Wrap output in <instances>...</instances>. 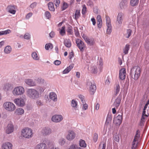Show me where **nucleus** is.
Segmentation results:
<instances>
[{
  "label": "nucleus",
  "instance_id": "1",
  "mask_svg": "<svg viewBox=\"0 0 149 149\" xmlns=\"http://www.w3.org/2000/svg\"><path fill=\"white\" fill-rule=\"evenodd\" d=\"M141 72V69L138 66H136L132 68L130 74L132 78L135 80H137L139 77Z\"/></svg>",
  "mask_w": 149,
  "mask_h": 149
},
{
  "label": "nucleus",
  "instance_id": "2",
  "mask_svg": "<svg viewBox=\"0 0 149 149\" xmlns=\"http://www.w3.org/2000/svg\"><path fill=\"white\" fill-rule=\"evenodd\" d=\"M22 135L26 138H30L33 136V132L32 130L29 127H25L22 130Z\"/></svg>",
  "mask_w": 149,
  "mask_h": 149
},
{
  "label": "nucleus",
  "instance_id": "3",
  "mask_svg": "<svg viewBox=\"0 0 149 149\" xmlns=\"http://www.w3.org/2000/svg\"><path fill=\"white\" fill-rule=\"evenodd\" d=\"M27 96L31 98L35 99L39 97V93L36 90L33 89H29L27 91Z\"/></svg>",
  "mask_w": 149,
  "mask_h": 149
},
{
  "label": "nucleus",
  "instance_id": "4",
  "mask_svg": "<svg viewBox=\"0 0 149 149\" xmlns=\"http://www.w3.org/2000/svg\"><path fill=\"white\" fill-rule=\"evenodd\" d=\"M141 130L137 129L136 134L135 135L132 144V149H135V148L137 146L138 143V140L140 137Z\"/></svg>",
  "mask_w": 149,
  "mask_h": 149
},
{
  "label": "nucleus",
  "instance_id": "5",
  "mask_svg": "<svg viewBox=\"0 0 149 149\" xmlns=\"http://www.w3.org/2000/svg\"><path fill=\"white\" fill-rule=\"evenodd\" d=\"M25 92L24 88L22 86H17L14 88L13 91V94L15 96L23 94Z\"/></svg>",
  "mask_w": 149,
  "mask_h": 149
},
{
  "label": "nucleus",
  "instance_id": "6",
  "mask_svg": "<svg viewBox=\"0 0 149 149\" xmlns=\"http://www.w3.org/2000/svg\"><path fill=\"white\" fill-rule=\"evenodd\" d=\"M4 106L5 109L8 111H12L15 109V105L12 103L6 102L4 104Z\"/></svg>",
  "mask_w": 149,
  "mask_h": 149
},
{
  "label": "nucleus",
  "instance_id": "7",
  "mask_svg": "<svg viewBox=\"0 0 149 149\" xmlns=\"http://www.w3.org/2000/svg\"><path fill=\"white\" fill-rule=\"evenodd\" d=\"M106 24L107 28V34H110L112 31L111 26V23L110 18L108 16H106Z\"/></svg>",
  "mask_w": 149,
  "mask_h": 149
},
{
  "label": "nucleus",
  "instance_id": "8",
  "mask_svg": "<svg viewBox=\"0 0 149 149\" xmlns=\"http://www.w3.org/2000/svg\"><path fill=\"white\" fill-rule=\"evenodd\" d=\"M76 42L77 46L80 49L81 51H83L86 46L84 43L81 40L79 39H77L76 40Z\"/></svg>",
  "mask_w": 149,
  "mask_h": 149
},
{
  "label": "nucleus",
  "instance_id": "9",
  "mask_svg": "<svg viewBox=\"0 0 149 149\" xmlns=\"http://www.w3.org/2000/svg\"><path fill=\"white\" fill-rule=\"evenodd\" d=\"M87 85L90 92H91V93L93 94L96 90V86L95 84L89 81L87 82Z\"/></svg>",
  "mask_w": 149,
  "mask_h": 149
},
{
  "label": "nucleus",
  "instance_id": "10",
  "mask_svg": "<svg viewBox=\"0 0 149 149\" xmlns=\"http://www.w3.org/2000/svg\"><path fill=\"white\" fill-rule=\"evenodd\" d=\"M124 14L120 12L118 13L117 17L116 22L119 26H120L122 24L123 20Z\"/></svg>",
  "mask_w": 149,
  "mask_h": 149
},
{
  "label": "nucleus",
  "instance_id": "11",
  "mask_svg": "<svg viewBox=\"0 0 149 149\" xmlns=\"http://www.w3.org/2000/svg\"><path fill=\"white\" fill-rule=\"evenodd\" d=\"M14 101L17 105L19 106L22 107L24 106L25 104L24 100L21 98L15 99Z\"/></svg>",
  "mask_w": 149,
  "mask_h": 149
},
{
  "label": "nucleus",
  "instance_id": "12",
  "mask_svg": "<svg viewBox=\"0 0 149 149\" xmlns=\"http://www.w3.org/2000/svg\"><path fill=\"white\" fill-rule=\"evenodd\" d=\"M6 134H9L13 132L14 130V126L12 124H9L5 129Z\"/></svg>",
  "mask_w": 149,
  "mask_h": 149
},
{
  "label": "nucleus",
  "instance_id": "13",
  "mask_svg": "<svg viewBox=\"0 0 149 149\" xmlns=\"http://www.w3.org/2000/svg\"><path fill=\"white\" fill-rule=\"evenodd\" d=\"M63 119V116L61 115H55L53 116L52 118V120L56 123L61 122Z\"/></svg>",
  "mask_w": 149,
  "mask_h": 149
},
{
  "label": "nucleus",
  "instance_id": "14",
  "mask_svg": "<svg viewBox=\"0 0 149 149\" xmlns=\"http://www.w3.org/2000/svg\"><path fill=\"white\" fill-rule=\"evenodd\" d=\"M15 9L16 6L12 5H8L7 8V11L13 15L15 14L16 13Z\"/></svg>",
  "mask_w": 149,
  "mask_h": 149
},
{
  "label": "nucleus",
  "instance_id": "15",
  "mask_svg": "<svg viewBox=\"0 0 149 149\" xmlns=\"http://www.w3.org/2000/svg\"><path fill=\"white\" fill-rule=\"evenodd\" d=\"M119 72L120 78L121 80L124 79L125 78L126 74L125 69V68H123L119 71Z\"/></svg>",
  "mask_w": 149,
  "mask_h": 149
},
{
  "label": "nucleus",
  "instance_id": "16",
  "mask_svg": "<svg viewBox=\"0 0 149 149\" xmlns=\"http://www.w3.org/2000/svg\"><path fill=\"white\" fill-rule=\"evenodd\" d=\"M122 117L121 115H118L117 117H115L113 119V123L117 125H120L122 122Z\"/></svg>",
  "mask_w": 149,
  "mask_h": 149
},
{
  "label": "nucleus",
  "instance_id": "17",
  "mask_svg": "<svg viewBox=\"0 0 149 149\" xmlns=\"http://www.w3.org/2000/svg\"><path fill=\"white\" fill-rule=\"evenodd\" d=\"M41 132L43 135L45 136L50 134L52 132V130L49 127H45L42 129Z\"/></svg>",
  "mask_w": 149,
  "mask_h": 149
},
{
  "label": "nucleus",
  "instance_id": "18",
  "mask_svg": "<svg viewBox=\"0 0 149 149\" xmlns=\"http://www.w3.org/2000/svg\"><path fill=\"white\" fill-rule=\"evenodd\" d=\"M75 136L74 132L73 131L70 130L68 132L66 138L69 140H71L75 138Z\"/></svg>",
  "mask_w": 149,
  "mask_h": 149
},
{
  "label": "nucleus",
  "instance_id": "19",
  "mask_svg": "<svg viewBox=\"0 0 149 149\" xmlns=\"http://www.w3.org/2000/svg\"><path fill=\"white\" fill-rule=\"evenodd\" d=\"M1 147L2 149H12L13 145L10 143L6 142L2 144Z\"/></svg>",
  "mask_w": 149,
  "mask_h": 149
},
{
  "label": "nucleus",
  "instance_id": "20",
  "mask_svg": "<svg viewBox=\"0 0 149 149\" xmlns=\"http://www.w3.org/2000/svg\"><path fill=\"white\" fill-rule=\"evenodd\" d=\"M35 149H48L47 145L45 143H40L37 145Z\"/></svg>",
  "mask_w": 149,
  "mask_h": 149
},
{
  "label": "nucleus",
  "instance_id": "21",
  "mask_svg": "<svg viewBox=\"0 0 149 149\" xmlns=\"http://www.w3.org/2000/svg\"><path fill=\"white\" fill-rule=\"evenodd\" d=\"M24 81L28 85L30 86H33L36 85V83L31 79H26Z\"/></svg>",
  "mask_w": 149,
  "mask_h": 149
},
{
  "label": "nucleus",
  "instance_id": "22",
  "mask_svg": "<svg viewBox=\"0 0 149 149\" xmlns=\"http://www.w3.org/2000/svg\"><path fill=\"white\" fill-rule=\"evenodd\" d=\"M97 27L100 29L101 28L102 25V21L101 16L100 15H98L97 17Z\"/></svg>",
  "mask_w": 149,
  "mask_h": 149
},
{
  "label": "nucleus",
  "instance_id": "23",
  "mask_svg": "<svg viewBox=\"0 0 149 149\" xmlns=\"http://www.w3.org/2000/svg\"><path fill=\"white\" fill-rule=\"evenodd\" d=\"M73 67L74 64H71L63 71V73L65 74L68 73L73 68Z\"/></svg>",
  "mask_w": 149,
  "mask_h": 149
},
{
  "label": "nucleus",
  "instance_id": "24",
  "mask_svg": "<svg viewBox=\"0 0 149 149\" xmlns=\"http://www.w3.org/2000/svg\"><path fill=\"white\" fill-rule=\"evenodd\" d=\"M120 89V88L119 83L118 82L116 84L114 87L115 92L116 95H117L119 93Z\"/></svg>",
  "mask_w": 149,
  "mask_h": 149
},
{
  "label": "nucleus",
  "instance_id": "25",
  "mask_svg": "<svg viewBox=\"0 0 149 149\" xmlns=\"http://www.w3.org/2000/svg\"><path fill=\"white\" fill-rule=\"evenodd\" d=\"M24 110L23 109L21 108H18L15 111V113L18 115H21L24 113Z\"/></svg>",
  "mask_w": 149,
  "mask_h": 149
},
{
  "label": "nucleus",
  "instance_id": "26",
  "mask_svg": "<svg viewBox=\"0 0 149 149\" xmlns=\"http://www.w3.org/2000/svg\"><path fill=\"white\" fill-rule=\"evenodd\" d=\"M49 97L50 99L54 101H56L57 100L56 95L54 93H50L49 94Z\"/></svg>",
  "mask_w": 149,
  "mask_h": 149
},
{
  "label": "nucleus",
  "instance_id": "27",
  "mask_svg": "<svg viewBox=\"0 0 149 149\" xmlns=\"http://www.w3.org/2000/svg\"><path fill=\"white\" fill-rule=\"evenodd\" d=\"M121 101V99L120 98H117L113 103V106L115 107L116 108H117L120 104Z\"/></svg>",
  "mask_w": 149,
  "mask_h": 149
},
{
  "label": "nucleus",
  "instance_id": "28",
  "mask_svg": "<svg viewBox=\"0 0 149 149\" xmlns=\"http://www.w3.org/2000/svg\"><path fill=\"white\" fill-rule=\"evenodd\" d=\"M82 37L88 44H90L91 43L92 41L86 35L83 34Z\"/></svg>",
  "mask_w": 149,
  "mask_h": 149
},
{
  "label": "nucleus",
  "instance_id": "29",
  "mask_svg": "<svg viewBox=\"0 0 149 149\" xmlns=\"http://www.w3.org/2000/svg\"><path fill=\"white\" fill-rule=\"evenodd\" d=\"M147 104H146L143 109V114H146L148 116H149V106L148 107Z\"/></svg>",
  "mask_w": 149,
  "mask_h": 149
},
{
  "label": "nucleus",
  "instance_id": "30",
  "mask_svg": "<svg viewBox=\"0 0 149 149\" xmlns=\"http://www.w3.org/2000/svg\"><path fill=\"white\" fill-rule=\"evenodd\" d=\"M12 51V48L10 46H7L4 49V53L6 54H9Z\"/></svg>",
  "mask_w": 149,
  "mask_h": 149
},
{
  "label": "nucleus",
  "instance_id": "31",
  "mask_svg": "<svg viewBox=\"0 0 149 149\" xmlns=\"http://www.w3.org/2000/svg\"><path fill=\"white\" fill-rule=\"evenodd\" d=\"M127 0H123L120 3V6L121 8H124L125 7L127 4Z\"/></svg>",
  "mask_w": 149,
  "mask_h": 149
},
{
  "label": "nucleus",
  "instance_id": "32",
  "mask_svg": "<svg viewBox=\"0 0 149 149\" xmlns=\"http://www.w3.org/2000/svg\"><path fill=\"white\" fill-rule=\"evenodd\" d=\"M64 45L68 47H71V44L69 39H65L64 41Z\"/></svg>",
  "mask_w": 149,
  "mask_h": 149
},
{
  "label": "nucleus",
  "instance_id": "33",
  "mask_svg": "<svg viewBox=\"0 0 149 149\" xmlns=\"http://www.w3.org/2000/svg\"><path fill=\"white\" fill-rule=\"evenodd\" d=\"M130 48V45L129 44H127L123 49V52L125 54H127Z\"/></svg>",
  "mask_w": 149,
  "mask_h": 149
},
{
  "label": "nucleus",
  "instance_id": "34",
  "mask_svg": "<svg viewBox=\"0 0 149 149\" xmlns=\"http://www.w3.org/2000/svg\"><path fill=\"white\" fill-rule=\"evenodd\" d=\"M49 9L50 11H54L55 10V8L54 7L53 3L52 2H49L48 4Z\"/></svg>",
  "mask_w": 149,
  "mask_h": 149
},
{
  "label": "nucleus",
  "instance_id": "35",
  "mask_svg": "<svg viewBox=\"0 0 149 149\" xmlns=\"http://www.w3.org/2000/svg\"><path fill=\"white\" fill-rule=\"evenodd\" d=\"M80 10H76L74 14V18L77 20L80 16Z\"/></svg>",
  "mask_w": 149,
  "mask_h": 149
},
{
  "label": "nucleus",
  "instance_id": "36",
  "mask_svg": "<svg viewBox=\"0 0 149 149\" xmlns=\"http://www.w3.org/2000/svg\"><path fill=\"white\" fill-rule=\"evenodd\" d=\"M139 2V0H131L130 4L132 6H134L137 5Z\"/></svg>",
  "mask_w": 149,
  "mask_h": 149
},
{
  "label": "nucleus",
  "instance_id": "37",
  "mask_svg": "<svg viewBox=\"0 0 149 149\" xmlns=\"http://www.w3.org/2000/svg\"><path fill=\"white\" fill-rule=\"evenodd\" d=\"M91 71V72L92 73L95 74L97 73V67L95 65H94L91 67L90 68Z\"/></svg>",
  "mask_w": 149,
  "mask_h": 149
},
{
  "label": "nucleus",
  "instance_id": "38",
  "mask_svg": "<svg viewBox=\"0 0 149 149\" xmlns=\"http://www.w3.org/2000/svg\"><path fill=\"white\" fill-rule=\"evenodd\" d=\"M11 31L10 29H7L5 31H0V36L7 35L10 33Z\"/></svg>",
  "mask_w": 149,
  "mask_h": 149
},
{
  "label": "nucleus",
  "instance_id": "39",
  "mask_svg": "<svg viewBox=\"0 0 149 149\" xmlns=\"http://www.w3.org/2000/svg\"><path fill=\"white\" fill-rule=\"evenodd\" d=\"M65 26H62L59 31V33L62 36H63L65 34Z\"/></svg>",
  "mask_w": 149,
  "mask_h": 149
},
{
  "label": "nucleus",
  "instance_id": "40",
  "mask_svg": "<svg viewBox=\"0 0 149 149\" xmlns=\"http://www.w3.org/2000/svg\"><path fill=\"white\" fill-rule=\"evenodd\" d=\"M32 57L33 59L35 60H38L39 57L38 56L37 53L36 52H33L32 53Z\"/></svg>",
  "mask_w": 149,
  "mask_h": 149
},
{
  "label": "nucleus",
  "instance_id": "41",
  "mask_svg": "<svg viewBox=\"0 0 149 149\" xmlns=\"http://www.w3.org/2000/svg\"><path fill=\"white\" fill-rule=\"evenodd\" d=\"M103 63L101 61H100L99 64H97L96 66L97 67V70L98 69L99 71H101L103 68Z\"/></svg>",
  "mask_w": 149,
  "mask_h": 149
},
{
  "label": "nucleus",
  "instance_id": "42",
  "mask_svg": "<svg viewBox=\"0 0 149 149\" xmlns=\"http://www.w3.org/2000/svg\"><path fill=\"white\" fill-rule=\"evenodd\" d=\"M79 146L85 148L86 146V144L84 140L81 139L79 143Z\"/></svg>",
  "mask_w": 149,
  "mask_h": 149
},
{
  "label": "nucleus",
  "instance_id": "43",
  "mask_svg": "<svg viewBox=\"0 0 149 149\" xmlns=\"http://www.w3.org/2000/svg\"><path fill=\"white\" fill-rule=\"evenodd\" d=\"M132 30L130 29H127V30L126 33L125 34V37L127 38H128L130 36Z\"/></svg>",
  "mask_w": 149,
  "mask_h": 149
},
{
  "label": "nucleus",
  "instance_id": "44",
  "mask_svg": "<svg viewBox=\"0 0 149 149\" xmlns=\"http://www.w3.org/2000/svg\"><path fill=\"white\" fill-rule=\"evenodd\" d=\"M67 31L69 34H72L73 33L72 26L70 25H68L67 27Z\"/></svg>",
  "mask_w": 149,
  "mask_h": 149
},
{
  "label": "nucleus",
  "instance_id": "45",
  "mask_svg": "<svg viewBox=\"0 0 149 149\" xmlns=\"http://www.w3.org/2000/svg\"><path fill=\"white\" fill-rule=\"evenodd\" d=\"M106 146L105 142H101L100 144L98 149H105Z\"/></svg>",
  "mask_w": 149,
  "mask_h": 149
},
{
  "label": "nucleus",
  "instance_id": "46",
  "mask_svg": "<svg viewBox=\"0 0 149 149\" xmlns=\"http://www.w3.org/2000/svg\"><path fill=\"white\" fill-rule=\"evenodd\" d=\"M36 81L39 84H42L44 82V80L40 77L38 78V79H35Z\"/></svg>",
  "mask_w": 149,
  "mask_h": 149
},
{
  "label": "nucleus",
  "instance_id": "47",
  "mask_svg": "<svg viewBox=\"0 0 149 149\" xmlns=\"http://www.w3.org/2000/svg\"><path fill=\"white\" fill-rule=\"evenodd\" d=\"M113 139L114 141L119 142L120 140V135L119 134L115 135L114 136Z\"/></svg>",
  "mask_w": 149,
  "mask_h": 149
},
{
  "label": "nucleus",
  "instance_id": "48",
  "mask_svg": "<svg viewBox=\"0 0 149 149\" xmlns=\"http://www.w3.org/2000/svg\"><path fill=\"white\" fill-rule=\"evenodd\" d=\"M53 48V45L51 43L47 44L45 46V48L46 50H49L50 48L52 49Z\"/></svg>",
  "mask_w": 149,
  "mask_h": 149
},
{
  "label": "nucleus",
  "instance_id": "49",
  "mask_svg": "<svg viewBox=\"0 0 149 149\" xmlns=\"http://www.w3.org/2000/svg\"><path fill=\"white\" fill-rule=\"evenodd\" d=\"M77 101L74 100H73L72 101L71 105L73 107H77Z\"/></svg>",
  "mask_w": 149,
  "mask_h": 149
},
{
  "label": "nucleus",
  "instance_id": "50",
  "mask_svg": "<svg viewBox=\"0 0 149 149\" xmlns=\"http://www.w3.org/2000/svg\"><path fill=\"white\" fill-rule=\"evenodd\" d=\"M11 85L10 84H7L4 85L3 89L5 90H8L11 87Z\"/></svg>",
  "mask_w": 149,
  "mask_h": 149
},
{
  "label": "nucleus",
  "instance_id": "51",
  "mask_svg": "<svg viewBox=\"0 0 149 149\" xmlns=\"http://www.w3.org/2000/svg\"><path fill=\"white\" fill-rule=\"evenodd\" d=\"M74 34L76 36L79 37L80 36L79 33L78 29L77 27L74 28Z\"/></svg>",
  "mask_w": 149,
  "mask_h": 149
},
{
  "label": "nucleus",
  "instance_id": "52",
  "mask_svg": "<svg viewBox=\"0 0 149 149\" xmlns=\"http://www.w3.org/2000/svg\"><path fill=\"white\" fill-rule=\"evenodd\" d=\"M45 15L47 19H49L51 17V15L48 11H46L45 13Z\"/></svg>",
  "mask_w": 149,
  "mask_h": 149
},
{
  "label": "nucleus",
  "instance_id": "53",
  "mask_svg": "<svg viewBox=\"0 0 149 149\" xmlns=\"http://www.w3.org/2000/svg\"><path fill=\"white\" fill-rule=\"evenodd\" d=\"M59 143L61 145H63L65 143V139L63 138L60 139L59 141Z\"/></svg>",
  "mask_w": 149,
  "mask_h": 149
},
{
  "label": "nucleus",
  "instance_id": "54",
  "mask_svg": "<svg viewBox=\"0 0 149 149\" xmlns=\"http://www.w3.org/2000/svg\"><path fill=\"white\" fill-rule=\"evenodd\" d=\"M86 10V8L85 5L83 6V8L82 10V14H85Z\"/></svg>",
  "mask_w": 149,
  "mask_h": 149
},
{
  "label": "nucleus",
  "instance_id": "55",
  "mask_svg": "<svg viewBox=\"0 0 149 149\" xmlns=\"http://www.w3.org/2000/svg\"><path fill=\"white\" fill-rule=\"evenodd\" d=\"M148 116L146 114H143V113H142V114L141 120V121H145V118L146 117H148Z\"/></svg>",
  "mask_w": 149,
  "mask_h": 149
},
{
  "label": "nucleus",
  "instance_id": "56",
  "mask_svg": "<svg viewBox=\"0 0 149 149\" xmlns=\"http://www.w3.org/2000/svg\"><path fill=\"white\" fill-rule=\"evenodd\" d=\"M68 7V4L65 3V2H64L63 3V5L62 7L63 10H64L66 9Z\"/></svg>",
  "mask_w": 149,
  "mask_h": 149
},
{
  "label": "nucleus",
  "instance_id": "57",
  "mask_svg": "<svg viewBox=\"0 0 149 149\" xmlns=\"http://www.w3.org/2000/svg\"><path fill=\"white\" fill-rule=\"evenodd\" d=\"M79 97L81 99V100L83 103L85 102V100L84 99V97L82 95H79Z\"/></svg>",
  "mask_w": 149,
  "mask_h": 149
},
{
  "label": "nucleus",
  "instance_id": "58",
  "mask_svg": "<svg viewBox=\"0 0 149 149\" xmlns=\"http://www.w3.org/2000/svg\"><path fill=\"white\" fill-rule=\"evenodd\" d=\"M98 135L96 133H95L93 135V139L95 142H96L97 139Z\"/></svg>",
  "mask_w": 149,
  "mask_h": 149
},
{
  "label": "nucleus",
  "instance_id": "59",
  "mask_svg": "<svg viewBox=\"0 0 149 149\" xmlns=\"http://www.w3.org/2000/svg\"><path fill=\"white\" fill-rule=\"evenodd\" d=\"M24 38L25 39H29L30 38V36L29 33H26L24 35Z\"/></svg>",
  "mask_w": 149,
  "mask_h": 149
},
{
  "label": "nucleus",
  "instance_id": "60",
  "mask_svg": "<svg viewBox=\"0 0 149 149\" xmlns=\"http://www.w3.org/2000/svg\"><path fill=\"white\" fill-rule=\"evenodd\" d=\"M33 14L31 13H28L26 16V18L27 19H29L32 15Z\"/></svg>",
  "mask_w": 149,
  "mask_h": 149
},
{
  "label": "nucleus",
  "instance_id": "61",
  "mask_svg": "<svg viewBox=\"0 0 149 149\" xmlns=\"http://www.w3.org/2000/svg\"><path fill=\"white\" fill-rule=\"evenodd\" d=\"M145 121H141V120L139 124V126H140L142 128V127L143 126L144 123Z\"/></svg>",
  "mask_w": 149,
  "mask_h": 149
},
{
  "label": "nucleus",
  "instance_id": "62",
  "mask_svg": "<svg viewBox=\"0 0 149 149\" xmlns=\"http://www.w3.org/2000/svg\"><path fill=\"white\" fill-rule=\"evenodd\" d=\"M74 56V54L72 52H71L69 54V58L70 59H71Z\"/></svg>",
  "mask_w": 149,
  "mask_h": 149
},
{
  "label": "nucleus",
  "instance_id": "63",
  "mask_svg": "<svg viewBox=\"0 0 149 149\" xmlns=\"http://www.w3.org/2000/svg\"><path fill=\"white\" fill-rule=\"evenodd\" d=\"M61 61L58 60H56L54 62V63L56 65H59L61 63Z\"/></svg>",
  "mask_w": 149,
  "mask_h": 149
},
{
  "label": "nucleus",
  "instance_id": "64",
  "mask_svg": "<svg viewBox=\"0 0 149 149\" xmlns=\"http://www.w3.org/2000/svg\"><path fill=\"white\" fill-rule=\"evenodd\" d=\"M36 3L35 2L33 3L30 5V7L32 8H33L36 6Z\"/></svg>",
  "mask_w": 149,
  "mask_h": 149
}]
</instances>
